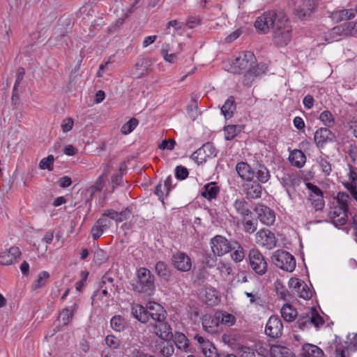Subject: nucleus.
<instances>
[{
	"mask_svg": "<svg viewBox=\"0 0 357 357\" xmlns=\"http://www.w3.org/2000/svg\"><path fill=\"white\" fill-rule=\"evenodd\" d=\"M292 29L286 14L278 10L273 27V42L276 46H286L291 40Z\"/></svg>",
	"mask_w": 357,
	"mask_h": 357,
	"instance_id": "f257e3e1",
	"label": "nucleus"
},
{
	"mask_svg": "<svg viewBox=\"0 0 357 357\" xmlns=\"http://www.w3.org/2000/svg\"><path fill=\"white\" fill-rule=\"evenodd\" d=\"M133 291L144 296H152L155 290V277L146 268L141 267L137 270L136 278L130 283Z\"/></svg>",
	"mask_w": 357,
	"mask_h": 357,
	"instance_id": "f03ea898",
	"label": "nucleus"
},
{
	"mask_svg": "<svg viewBox=\"0 0 357 357\" xmlns=\"http://www.w3.org/2000/svg\"><path fill=\"white\" fill-rule=\"evenodd\" d=\"M349 195L344 192H340L336 197L337 205L331 207L329 217L335 227L344 225L347 222L348 202Z\"/></svg>",
	"mask_w": 357,
	"mask_h": 357,
	"instance_id": "7ed1b4c3",
	"label": "nucleus"
},
{
	"mask_svg": "<svg viewBox=\"0 0 357 357\" xmlns=\"http://www.w3.org/2000/svg\"><path fill=\"white\" fill-rule=\"evenodd\" d=\"M347 339L349 342L342 344L340 339L336 337L333 342L326 348L328 357H349V351L357 349V334H354L351 338L349 335Z\"/></svg>",
	"mask_w": 357,
	"mask_h": 357,
	"instance_id": "20e7f679",
	"label": "nucleus"
},
{
	"mask_svg": "<svg viewBox=\"0 0 357 357\" xmlns=\"http://www.w3.org/2000/svg\"><path fill=\"white\" fill-rule=\"evenodd\" d=\"M256 61V57L253 52L250 51L240 52L232 61L230 70L233 73L240 74L243 70H248L249 67L255 64Z\"/></svg>",
	"mask_w": 357,
	"mask_h": 357,
	"instance_id": "39448f33",
	"label": "nucleus"
},
{
	"mask_svg": "<svg viewBox=\"0 0 357 357\" xmlns=\"http://www.w3.org/2000/svg\"><path fill=\"white\" fill-rule=\"evenodd\" d=\"M271 259L273 263L279 268L292 272L296 267V259L292 255L284 250L275 251Z\"/></svg>",
	"mask_w": 357,
	"mask_h": 357,
	"instance_id": "423d86ee",
	"label": "nucleus"
},
{
	"mask_svg": "<svg viewBox=\"0 0 357 357\" xmlns=\"http://www.w3.org/2000/svg\"><path fill=\"white\" fill-rule=\"evenodd\" d=\"M248 260L250 268L256 274L263 275L266 273L267 262L257 249L252 248L249 251Z\"/></svg>",
	"mask_w": 357,
	"mask_h": 357,
	"instance_id": "0eeeda50",
	"label": "nucleus"
},
{
	"mask_svg": "<svg viewBox=\"0 0 357 357\" xmlns=\"http://www.w3.org/2000/svg\"><path fill=\"white\" fill-rule=\"evenodd\" d=\"M276 14L277 11H270L259 16L255 22L256 29L261 33H268L270 27L273 28L274 26L276 21Z\"/></svg>",
	"mask_w": 357,
	"mask_h": 357,
	"instance_id": "6e6552de",
	"label": "nucleus"
},
{
	"mask_svg": "<svg viewBox=\"0 0 357 357\" xmlns=\"http://www.w3.org/2000/svg\"><path fill=\"white\" fill-rule=\"evenodd\" d=\"M233 242L226 238L217 235L211 240V245L214 255L222 256L232 250Z\"/></svg>",
	"mask_w": 357,
	"mask_h": 357,
	"instance_id": "1a4fd4ad",
	"label": "nucleus"
},
{
	"mask_svg": "<svg viewBox=\"0 0 357 357\" xmlns=\"http://www.w3.org/2000/svg\"><path fill=\"white\" fill-rule=\"evenodd\" d=\"M202 324L203 329L209 334H216L221 331L219 314L214 315L206 314L202 317Z\"/></svg>",
	"mask_w": 357,
	"mask_h": 357,
	"instance_id": "9d476101",
	"label": "nucleus"
},
{
	"mask_svg": "<svg viewBox=\"0 0 357 357\" xmlns=\"http://www.w3.org/2000/svg\"><path fill=\"white\" fill-rule=\"evenodd\" d=\"M211 156H216V149L211 143L207 142L193 152L191 158L197 163H202Z\"/></svg>",
	"mask_w": 357,
	"mask_h": 357,
	"instance_id": "9b49d317",
	"label": "nucleus"
},
{
	"mask_svg": "<svg viewBox=\"0 0 357 357\" xmlns=\"http://www.w3.org/2000/svg\"><path fill=\"white\" fill-rule=\"evenodd\" d=\"M282 187L286 190L288 196L291 199L293 194L295 192L296 186L301 183L300 178L294 173H284L283 176L279 178Z\"/></svg>",
	"mask_w": 357,
	"mask_h": 357,
	"instance_id": "f8f14e48",
	"label": "nucleus"
},
{
	"mask_svg": "<svg viewBox=\"0 0 357 357\" xmlns=\"http://www.w3.org/2000/svg\"><path fill=\"white\" fill-rule=\"evenodd\" d=\"M173 266L179 271L188 272L191 269L192 261L190 257L185 252H177L172 258Z\"/></svg>",
	"mask_w": 357,
	"mask_h": 357,
	"instance_id": "ddd939ff",
	"label": "nucleus"
},
{
	"mask_svg": "<svg viewBox=\"0 0 357 357\" xmlns=\"http://www.w3.org/2000/svg\"><path fill=\"white\" fill-rule=\"evenodd\" d=\"M153 332L162 340H169L173 337L172 328L167 323V319L157 324H150L149 325Z\"/></svg>",
	"mask_w": 357,
	"mask_h": 357,
	"instance_id": "4468645a",
	"label": "nucleus"
},
{
	"mask_svg": "<svg viewBox=\"0 0 357 357\" xmlns=\"http://www.w3.org/2000/svg\"><path fill=\"white\" fill-rule=\"evenodd\" d=\"M243 188L248 199H258L261 195L262 186L258 181H254L253 178L245 181Z\"/></svg>",
	"mask_w": 357,
	"mask_h": 357,
	"instance_id": "2eb2a0df",
	"label": "nucleus"
},
{
	"mask_svg": "<svg viewBox=\"0 0 357 357\" xmlns=\"http://www.w3.org/2000/svg\"><path fill=\"white\" fill-rule=\"evenodd\" d=\"M283 325L281 319L277 316H271L265 328L266 334L273 338H277L282 335Z\"/></svg>",
	"mask_w": 357,
	"mask_h": 357,
	"instance_id": "dca6fc26",
	"label": "nucleus"
},
{
	"mask_svg": "<svg viewBox=\"0 0 357 357\" xmlns=\"http://www.w3.org/2000/svg\"><path fill=\"white\" fill-rule=\"evenodd\" d=\"M255 211L257 212V217L261 223L267 226H271L275 222V213L269 207L263 204H258L255 207Z\"/></svg>",
	"mask_w": 357,
	"mask_h": 357,
	"instance_id": "f3484780",
	"label": "nucleus"
},
{
	"mask_svg": "<svg viewBox=\"0 0 357 357\" xmlns=\"http://www.w3.org/2000/svg\"><path fill=\"white\" fill-rule=\"evenodd\" d=\"M257 244L272 249L276 245V240L273 233L268 229H261L256 234Z\"/></svg>",
	"mask_w": 357,
	"mask_h": 357,
	"instance_id": "a211bd4d",
	"label": "nucleus"
},
{
	"mask_svg": "<svg viewBox=\"0 0 357 357\" xmlns=\"http://www.w3.org/2000/svg\"><path fill=\"white\" fill-rule=\"evenodd\" d=\"M334 135L328 128H321L314 135V140L319 148H323L328 142H332Z\"/></svg>",
	"mask_w": 357,
	"mask_h": 357,
	"instance_id": "6ab92c4d",
	"label": "nucleus"
},
{
	"mask_svg": "<svg viewBox=\"0 0 357 357\" xmlns=\"http://www.w3.org/2000/svg\"><path fill=\"white\" fill-rule=\"evenodd\" d=\"M314 8V0H303L296 8V15L301 20H307L313 13Z\"/></svg>",
	"mask_w": 357,
	"mask_h": 357,
	"instance_id": "aec40b11",
	"label": "nucleus"
},
{
	"mask_svg": "<svg viewBox=\"0 0 357 357\" xmlns=\"http://www.w3.org/2000/svg\"><path fill=\"white\" fill-rule=\"evenodd\" d=\"M21 252L18 247H11L8 250H5L0 254V264L10 265L17 258H20Z\"/></svg>",
	"mask_w": 357,
	"mask_h": 357,
	"instance_id": "412c9836",
	"label": "nucleus"
},
{
	"mask_svg": "<svg viewBox=\"0 0 357 357\" xmlns=\"http://www.w3.org/2000/svg\"><path fill=\"white\" fill-rule=\"evenodd\" d=\"M149 319L153 321V324H157L167 319V312L162 305L158 303L149 304Z\"/></svg>",
	"mask_w": 357,
	"mask_h": 357,
	"instance_id": "4be33fe9",
	"label": "nucleus"
},
{
	"mask_svg": "<svg viewBox=\"0 0 357 357\" xmlns=\"http://www.w3.org/2000/svg\"><path fill=\"white\" fill-rule=\"evenodd\" d=\"M111 224V221L106 218H99L97 220L91 229L93 239H98L104 231L110 227Z\"/></svg>",
	"mask_w": 357,
	"mask_h": 357,
	"instance_id": "5701e85b",
	"label": "nucleus"
},
{
	"mask_svg": "<svg viewBox=\"0 0 357 357\" xmlns=\"http://www.w3.org/2000/svg\"><path fill=\"white\" fill-rule=\"evenodd\" d=\"M132 315L142 324L149 321V305L146 307L139 304L133 305L131 307Z\"/></svg>",
	"mask_w": 357,
	"mask_h": 357,
	"instance_id": "b1692460",
	"label": "nucleus"
},
{
	"mask_svg": "<svg viewBox=\"0 0 357 357\" xmlns=\"http://www.w3.org/2000/svg\"><path fill=\"white\" fill-rule=\"evenodd\" d=\"M236 170L238 176L245 181L251 178H254V169L247 162H238L236 166Z\"/></svg>",
	"mask_w": 357,
	"mask_h": 357,
	"instance_id": "393cba45",
	"label": "nucleus"
},
{
	"mask_svg": "<svg viewBox=\"0 0 357 357\" xmlns=\"http://www.w3.org/2000/svg\"><path fill=\"white\" fill-rule=\"evenodd\" d=\"M289 160L293 166L301 168L305 164L306 156L301 150L294 149L290 152Z\"/></svg>",
	"mask_w": 357,
	"mask_h": 357,
	"instance_id": "a878e982",
	"label": "nucleus"
},
{
	"mask_svg": "<svg viewBox=\"0 0 357 357\" xmlns=\"http://www.w3.org/2000/svg\"><path fill=\"white\" fill-rule=\"evenodd\" d=\"M219 192V186H218L215 183L211 182L204 186L203 190L201 192V195L208 200H212L216 198Z\"/></svg>",
	"mask_w": 357,
	"mask_h": 357,
	"instance_id": "bb28decb",
	"label": "nucleus"
},
{
	"mask_svg": "<svg viewBox=\"0 0 357 357\" xmlns=\"http://www.w3.org/2000/svg\"><path fill=\"white\" fill-rule=\"evenodd\" d=\"M233 206L236 213L243 218L248 217L252 213L248 207V203L244 198L236 199L234 201Z\"/></svg>",
	"mask_w": 357,
	"mask_h": 357,
	"instance_id": "cd10ccee",
	"label": "nucleus"
},
{
	"mask_svg": "<svg viewBox=\"0 0 357 357\" xmlns=\"http://www.w3.org/2000/svg\"><path fill=\"white\" fill-rule=\"evenodd\" d=\"M236 109V105L235 102V98L234 96H231L227 99L221 107V113L226 119H229L233 116Z\"/></svg>",
	"mask_w": 357,
	"mask_h": 357,
	"instance_id": "c85d7f7f",
	"label": "nucleus"
},
{
	"mask_svg": "<svg viewBox=\"0 0 357 357\" xmlns=\"http://www.w3.org/2000/svg\"><path fill=\"white\" fill-rule=\"evenodd\" d=\"M347 36L344 25L336 26L330 30L326 36V40L328 43L338 41L340 36Z\"/></svg>",
	"mask_w": 357,
	"mask_h": 357,
	"instance_id": "c756f323",
	"label": "nucleus"
},
{
	"mask_svg": "<svg viewBox=\"0 0 357 357\" xmlns=\"http://www.w3.org/2000/svg\"><path fill=\"white\" fill-rule=\"evenodd\" d=\"M253 173L256 176L257 181L261 183H266L271 178V174L266 166L259 165L254 169Z\"/></svg>",
	"mask_w": 357,
	"mask_h": 357,
	"instance_id": "7c9ffc66",
	"label": "nucleus"
},
{
	"mask_svg": "<svg viewBox=\"0 0 357 357\" xmlns=\"http://www.w3.org/2000/svg\"><path fill=\"white\" fill-rule=\"evenodd\" d=\"M270 353L272 357H295L289 349L280 345H273Z\"/></svg>",
	"mask_w": 357,
	"mask_h": 357,
	"instance_id": "2f4dec72",
	"label": "nucleus"
},
{
	"mask_svg": "<svg viewBox=\"0 0 357 357\" xmlns=\"http://www.w3.org/2000/svg\"><path fill=\"white\" fill-rule=\"evenodd\" d=\"M155 272L159 278L168 281L171 277V271L168 266L163 261H158L155 266Z\"/></svg>",
	"mask_w": 357,
	"mask_h": 357,
	"instance_id": "473e14b6",
	"label": "nucleus"
},
{
	"mask_svg": "<svg viewBox=\"0 0 357 357\" xmlns=\"http://www.w3.org/2000/svg\"><path fill=\"white\" fill-rule=\"evenodd\" d=\"M281 314L286 321L290 322L296 317L297 311L291 305L287 303L282 307Z\"/></svg>",
	"mask_w": 357,
	"mask_h": 357,
	"instance_id": "72a5a7b5",
	"label": "nucleus"
},
{
	"mask_svg": "<svg viewBox=\"0 0 357 357\" xmlns=\"http://www.w3.org/2000/svg\"><path fill=\"white\" fill-rule=\"evenodd\" d=\"M232 250L231 257L235 262H241L245 258V251L243 247L237 241H233Z\"/></svg>",
	"mask_w": 357,
	"mask_h": 357,
	"instance_id": "f704fd0d",
	"label": "nucleus"
},
{
	"mask_svg": "<svg viewBox=\"0 0 357 357\" xmlns=\"http://www.w3.org/2000/svg\"><path fill=\"white\" fill-rule=\"evenodd\" d=\"M111 328L117 332H121L126 327V322L124 318L121 315H116L110 320Z\"/></svg>",
	"mask_w": 357,
	"mask_h": 357,
	"instance_id": "c9c22d12",
	"label": "nucleus"
},
{
	"mask_svg": "<svg viewBox=\"0 0 357 357\" xmlns=\"http://www.w3.org/2000/svg\"><path fill=\"white\" fill-rule=\"evenodd\" d=\"M77 305L76 303H73V305L71 307V309L68 307L63 309V310L60 313L63 325H67L69 324L72 317L74 315V312L77 311Z\"/></svg>",
	"mask_w": 357,
	"mask_h": 357,
	"instance_id": "e433bc0d",
	"label": "nucleus"
},
{
	"mask_svg": "<svg viewBox=\"0 0 357 357\" xmlns=\"http://www.w3.org/2000/svg\"><path fill=\"white\" fill-rule=\"evenodd\" d=\"M241 131V126L237 125H228L224 127L225 137L226 140H232Z\"/></svg>",
	"mask_w": 357,
	"mask_h": 357,
	"instance_id": "4c0bfd02",
	"label": "nucleus"
},
{
	"mask_svg": "<svg viewBox=\"0 0 357 357\" xmlns=\"http://www.w3.org/2000/svg\"><path fill=\"white\" fill-rule=\"evenodd\" d=\"M170 50V45L169 43H165L162 45L161 48V55L163 59L168 63H175L177 55L174 53L169 54V51Z\"/></svg>",
	"mask_w": 357,
	"mask_h": 357,
	"instance_id": "58836bf2",
	"label": "nucleus"
},
{
	"mask_svg": "<svg viewBox=\"0 0 357 357\" xmlns=\"http://www.w3.org/2000/svg\"><path fill=\"white\" fill-rule=\"evenodd\" d=\"M158 349L164 357L171 356L174 351V348L172 344L164 340L158 344Z\"/></svg>",
	"mask_w": 357,
	"mask_h": 357,
	"instance_id": "ea45409f",
	"label": "nucleus"
},
{
	"mask_svg": "<svg viewBox=\"0 0 357 357\" xmlns=\"http://www.w3.org/2000/svg\"><path fill=\"white\" fill-rule=\"evenodd\" d=\"M305 354L310 357H324V353L321 349L314 344H307L304 347Z\"/></svg>",
	"mask_w": 357,
	"mask_h": 357,
	"instance_id": "a19ab883",
	"label": "nucleus"
},
{
	"mask_svg": "<svg viewBox=\"0 0 357 357\" xmlns=\"http://www.w3.org/2000/svg\"><path fill=\"white\" fill-rule=\"evenodd\" d=\"M204 297L206 303L208 305H215L218 302V293L214 288H206Z\"/></svg>",
	"mask_w": 357,
	"mask_h": 357,
	"instance_id": "79ce46f5",
	"label": "nucleus"
},
{
	"mask_svg": "<svg viewBox=\"0 0 357 357\" xmlns=\"http://www.w3.org/2000/svg\"><path fill=\"white\" fill-rule=\"evenodd\" d=\"M308 313L312 326L313 325L316 328H319L321 326L324 325V320L323 317L319 315L314 307H312Z\"/></svg>",
	"mask_w": 357,
	"mask_h": 357,
	"instance_id": "37998d69",
	"label": "nucleus"
},
{
	"mask_svg": "<svg viewBox=\"0 0 357 357\" xmlns=\"http://www.w3.org/2000/svg\"><path fill=\"white\" fill-rule=\"evenodd\" d=\"M217 314H219L220 317V324L226 325L227 326H231L234 325L236 323V317L227 312L218 311L216 312Z\"/></svg>",
	"mask_w": 357,
	"mask_h": 357,
	"instance_id": "c03bdc74",
	"label": "nucleus"
},
{
	"mask_svg": "<svg viewBox=\"0 0 357 357\" xmlns=\"http://www.w3.org/2000/svg\"><path fill=\"white\" fill-rule=\"evenodd\" d=\"M49 278L50 274L47 271L40 272L38 275V278L32 284V289L36 290L44 287Z\"/></svg>",
	"mask_w": 357,
	"mask_h": 357,
	"instance_id": "a18cd8bd",
	"label": "nucleus"
},
{
	"mask_svg": "<svg viewBox=\"0 0 357 357\" xmlns=\"http://www.w3.org/2000/svg\"><path fill=\"white\" fill-rule=\"evenodd\" d=\"M174 342L178 349L187 351L189 347L188 340L186 336L181 333H176L175 335Z\"/></svg>",
	"mask_w": 357,
	"mask_h": 357,
	"instance_id": "49530a36",
	"label": "nucleus"
},
{
	"mask_svg": "<svg viewBox=\"0 0 357 357\" xmlns=\"http://www.w3.org/2000/svg\"><path fill=\"white\" fill-rule=\"evenodd\" d=\"M267 67L264 63H255L249 67L248 71L255 77L261 76L266 73Z\"/></svg>",
	"mask_w": 357,
	"mask_h": 357,
	"instance_id": "de8ad7c7",
	"label": "nucleus"
},
{
	"mask_svg": "<svg viewBox=\"0 0 357 357\" xmlns=\"http://www.w3.org/2000/svg\"><path fill=\"white\" fill-rule=\"evenodd\" d=\"M319 120L327 127L331 128L335 125V119L331 112L326 110L319 115Z\"/></svg>",
	"mask_w": 357,
	"mask_h": 357,
	"instance_id": "09e8293b",
	"label": "nucleus"
},
{
	"mask_svg": "<svg viewBox=\"0 0 357 357\" xmlns=\"http://www.w3.org/2000/svg\"><path fill=\"white\" fill-rule=\"evenodd\" d=\"M139 121L135 118H131L126 123H125L121 129V132L123 135H128L132 132L134 129L137 126Z\"/></svg>",
	"mask_w": 357,
	"mask_h": 357,
	"instance_id": "8fccbe9b",
	"label": "nucleus"
},
{
	"mask_svg": "<svg viewBox=\"0 0 357 357\" xmlns=\"http://www.w3.org/2000/svg\"><path fill=\"white\" fill-rule=\"evenodd\" d=\"M54 157L49 155L47 157L43 158L39 162V168L41 169H47L52 171L54 169Z\"/></svg>",
	"mask_w": 357,
	"mask_h": 357,
	"instance_id": "3c124183",
	"label": "nucleus"
},
{
	"mask_svg": "<svg viewBox=\"0 0 357 357\" xmlns=\"http://www.w3.org/2000/svg\"><path fill=\"white\" fill-rule=\"evenodd\" d=\"M100 287H105V289H109L110 292H114V278L108 274H105L101 279Z\"/></svg>",
	"mask_w": 357,
	"mask_h": 357,
	"instance_id": "603ef678",
	"label": "nucleus"
},
{
	"mask_svg": "<svg viewBox=\"0 0 357 357\" xmlns=\"http://www.w3.org/2000/svg\"><path fill=\"white\" fill-rule=\"evenodd\" d=\"M310 200L316 211H321L325 206L323 194L315 197L310 195Z\"/></svg>",
	"mask_w": 357,
	"mask_h": 357,
	"instance_id": "864d4df0",
	"label": "nucleus"
},
{
	"mask_svg": "<svg viewBox=\"0 0 357 357\" xmlns=\"http://www.w3.org/2000/svg\"><path fill=\"white\" fill-rule=\"evenodd\" d=\"M317 162L319 164V167H321V171L324 174V175L329 176L332 171V167L331 163L328 161V160L323 157H319L317 159Z\"/></svg>",
	"mask_w": 357,
	"mask_h": 357,
	"instance_id": "5fc2aeb1",
	"label": "nucleus"
},
{
	"mask_svg": "<svg viewBox=\"0 0 357 357\" xmlns=\"http://www.w3.org/2000/svg\"><path fill=\"white\" fill-rule=\"evenodd\" d=\"M298 326L301 330L307 329L312 326L309 313H305L301 315L297 321Z\"/></svg>",
	"mask_w": 357,
	"mask_h": 357,
	"instance_id": "6e6d98bb",
	"label": "nucleus"
},
{
	"mask_svg": "<svg viewBox=\"0 0 357 357\" xmlns=\"http://www.w3.org/2000/svg\"><path fill=\"white\" fill-rule=\"evenodd\" d=\"M123 165L121 164L119 171L116 174L113 175L112 177V188H115L117 186L121 185L123 183Z\"/></svg>",
	"mask_w": 357,
	"mask_h": 357,
	"instance_id": "4d7b16f0",
	"label": "nucleus"
},
{
	"mask_svg": "<svg viewBox=\"0 0 357 357\" xmlns=\"http://www.w3.org/2000/svg\"><path fill=\"white\" fill-rule=\"evenodd\" d=\"M335 15L340 21L351 20L355 17V13L352 9L342 10L336 12Z\"/></svg>",
	"mask_w": 357,
	"mask_h": 357,
	"instance_id": "13d9d810",
	"label": "nucleus"
},
{
	"mask_svg": "<svg viewBox=\"0 0 357 357\" xmlns=\"http://www.w3.org/2000/svg\"><path fill=\"white\" fill-rule=\"evenodd\" d=\"M105 344L112 349H117L121 345V340L113 335L106 336Z\"/></svg>",
	"mask_w": 357,
	"mask_h": 357,
	"instance_id": "bf43d9fd",
	"label": "nucleus"
},
{
	"mask_svg": "<svg viewBox=\"0 0 357 357\" xmlns=\"http://www.w3.org/2000/svg\"><path fill=\"white\" fill-rule=\"evenodd\" d=\"M10 28L5 20L0 19V40L2 42L8 40Z\"/></svg>",
	"mask_w": 357,
	"mask_h": 357,
	"instance_id": "052dcab7",
	"label": "nucleus"
},
{
	"mask_svg": "<svg viewBox=\"0 0 357 357\" xmlns=\"http://www.w3.org/2000/svg\"><path fill=\"white\" fill-rule=\"evenodd\" d=\"M276 293L281 299L284 301L289 300L291 296L288 290L280 282H278L276 284Z\"/></svg>",
	"mask_w": 357,
	"mask_h": 357,
	"instance_id": "680f3d73",
	"label": "nucleus"
},
{
	"mask_svg": "<svg viewBox=\"0 0 357 357\" xmlns=\"http://www.w3.org/2000/svg\"><path fill=\"white\" fill-rule=\"evenodd\" d=\"M189 174L188 169L182 165H178L175 168V176L178 180L185 179Z\"/></svg>",
	"mask_w": 357,
	"mask_h": 357,
	"instance_id": "e2e57ef3",
	"label": "nucleus"
},
{
	"mask_svg": "<svg viewBox=\"0 0 357 357\" xmlns=\"http://www.w3.org/2000/svg\"><path fill=\"white\" fill-rule=\"evenodd\" d=\"M170 27H173L175 31H185V24L176 20H170L167 22L166 29L169 30Z\"/></svg>",
	"mask_w": 357,
	"mask_h": 357,
	"instance_id": "0e129e2a",
	"label": "nucleus"
},
{
	"mask_svg": "<svg viewBox=\"0 0 357 357\" xmlns=\"http://www.w3.org/2000/svg\"><path fill=\"white\" fill-rule=\"evenodd\" d=\"M297 294L300 298L305 300H310L312 298V293L311 289L306 284V287H301V289L297 291Z\"/></svg>",
	"mask_w": 357,
	"mask_h": 357,
	"instance_id": "69168bd1",
	"label": "nucleus"
},
{
	"mask_svg": "<svg viewBox=\"0 0 357 357\" xmlns=\"http://www.w3.org/2000/svg\"><path fill=\"white\" fill-rule=\"evenodd\" d=\"M289 286L297 293V291L301 289V287H306V284L298 278H291L289 280Z\"/></svg>",
	"mask_w": 357,
	"mask_h": 357,
	"instance_id": "338daca9",
	"label": "nucleus"
},
{
	"mask_svg": "<svg viewBox=\"0 0 357 357\" xmlns=\"http://www.w3.org/2000/svg\"><path fill=\"white\" fill-rule=\"evenodd\" d=\"M238 354L240 357H255L253 349L247 346L239 347Z\"/></svg>",
	"mask_w": 357,
	"mask_h": 357,
	"instance_id": "774afa93",
	"label": "nucleus"
}]
</instances>
